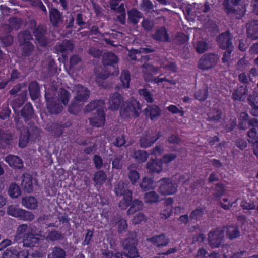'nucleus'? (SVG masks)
<instances>
[{"label": "nucleus", "mask_w": 258, "mask_h": 258, "mask_svg": "<svg viewBox=\"0 0 258 258\" xmlns=\"http://www.w3.org/2000/svg\"><path fill=\"white\" fill-rule=\"evenodd\" d=\"M22 201L23 205L28 209H35L37 207V201L33 196L24 198Z\"/></svg>", "instance_id": "nucleus-36"}, {"label": "nucleus", "mask_w": 258, "mask_h": 258, "mask_svg": "<svg viewBox=\"0 0 258 258\" xmlns=\"http://www.w3.org/2000/svg\"><path fill=\"white\" fill-rule=\"evenodd\" d=\"M20 43H25L30 42L33 39L31 33L27 30L23 31L20 32L18 35Z\"/></svg>", "instance_id": "nucleus-47"}, {"label": "nucleus", "mask_w": 258, "mask_h": 258, "mask_svg": "<svg viewBox=\"0 0 258 258\" xmlns=\"http://www.w3.org/2000/svg\"><path fill=\"white\" fill-rule=\"evenodd\" d=\"M219 60L218 55L214 53H208L203 55L200 59L198 67L202 71L214 68Z\"/></svg>", "instance_id": "nucleus-9"}, {"label": "nucleus", "mask_w": 258, "mask_h": 258, "mask_svg": "<svg viewBox=\"0 0 258 258\" xmlns=\"http://www.w3.org/2000/svg\"><path fill=\"white\" fill-rule=\"evenodd\" d=\"M7 213L9 215L25 221H31L34 218V215L32 212L22 209L17 208L13 206L8 207Z\"/></svg>", "instance_id": "nucleus-10"}, {"label": "nucleus", "mask_w": 258, "mask_h": 258, "mask_svg": "<svg viewBox=\"0 0 258 258\" xmlns=\"http://www.w3.org/2000/svg\"><path fill=\"white\" fill-rule=\"evenodd\" d=\"M27 92L26 90L22 91L18 94L16 98L12 101L11 106L15 112L16 109L21 107L25 101L27 100Z\"/></svg>", "instance_id": "nucleus-24"}, {"label": "nucleus", "mask_w": 258, "mask_h": 258, "mask_svg": "<svg viewBox=\"0 0 258 258\" xmlns=\"http://www.w3.org/2000/svg\"><path fill=\"white\" fill-rule=\"evenodd\" d=\"M26 86L27 85L25 83L18 84L13 87V88L10 90L9 93L11 95H14L20 91L22 88H26Z\"/></svg>", "instance_id": "nucleus-64"}, {"label": "nucleus", "mask_w": 258, "mask_h": 258, "mask_svg": "<svg viewBox=\"0 0 258 258\" xmlns=\"http://www.w3.org/2000/svg\"><path fill=\"white\" fill-rule=\"evenodd\" d=\"M160 132L148 131L142 134L139 139L140 146L142 148L151 147L161 137Z\"/></svg>", "instance_id": "nucleus-11"}, {"label": "nucleus", "mask_w": 258, "mask_h": 258, "mask_svg": "<svg viewBox=\"0 0 258 258\" xmlns=\"http://www.w3.org/2000/svg\"><path fill=\"white\" fill-rule=\"evenodd\" d=\"M203 214V210L201 208H198L193 210L190 214V221H199Z\"/></svg>", "instance_id": "nucleus-55"}, {"label": "nucleus", "mask_w": 258, "mask_h": 258, "mask_svg": "<svg viewBox=\"0 0 258 258\" xmlns=\"http://www.w3.org/2000/svg\"><path fill=\"white\" fill-rule=\"evenodd\" d=\"M204 27L208 31L215 32L218 30V27L215 22L211 20H209L207 21L204 24Z\"/></svg>", "instance_id": "nucleus-60"}, {"label": "nucleus", "mask_w": 258, "mask_h": 258, "mask_svg": "<svg viewBox=\"0 0 258 258\" xmlns=\"http://www.w3.org/2000/svg\"><path fill=\"white\" fill-rule=\"evenodd\" d=\"M120 80L121 82V86L123 88L126 89L130 87L131 81V75L128 70H123L120 76Z\"/></svg>", "instance_id": "nucleus-38"}, {"label": "nucleus", "mask_w": 258, "mask_h": 258, "mask_svg": "<svg viewBox=\"0 0 258 258\" xmlns=\"http://www.w3.org/2000/svg\"><path fill=\"white\" fill-rule=\"evenodd\" d=\"M64 238L63 234L57 230H53L50 231L47 235V239L51 241L62 240Z\"/></svg>", "instance_id": "nucleus-48"}, {"label": "nucleus", "mask_w": 258, "mask_h": 258, "mask_svg": "<svg viewBox=\"0 0 258 258\" xmlns=\"http://www.w3.org/2000/svg\"><path fill=\"white\" fill-rule=\"evenodd\" d=\"M241 0H224L222 5L223 10L228 15L235 16L240 19L244 16L245 10L241 9L239 4Z\"/></svg>", "instance_id": "nucleus-6"}, {"label": "nucleus", "mask_w": 258, "mask_h": 258, "mask_svg": "<svg viewBox=\"0 0 258 258\" xmlns=\"http://www.w3.org/2000/svg\"><path fill=\"white\" fill-rule=\"evenodd\" d=\"M222 111L221 109L213 108L210 109L208 113V117L207 120L209 121L214 122H218L221 118Z\"/></svg>", "instance_id": "nucleus-33"}, {"label": "nucleus", "mask_w": 258, "mask_h": 258, "mask_svg": "<svg viewBox=\"0 0 258 258\" xmlns=\"http://www.w3.org/2000/svg\"><path fill=\"white\" fill-rule=\"evenodd\" d=\"M158 200L159 196L155 191L146 193L144 196V201L146 203H157Z\"/></svg>", "instance_id": "nucleus-51"}, {"label": "nucleus", "mask_w": 258, "mask_h": 258, "mask_svg": "<svg viewBox=\"0 0 258 258\" xmlns=\"http://www.w3.org/2000/svg\"><path fill=\"white\" fill-rule=\"evenodd\" d=\"M139 94L148 103H153L154 101L153 95L147 88L139 89L138 91Z\"/></svg>", "instance_id": "nucleus-41"}, {"label": "nucleus", "mask_w": 258, "mask_h": 258, "mask_svg": "<svg viewBox=\"0 0 258 258\" xmlns=\"http://www.w3.org/2000/svg\"><path fill=\"white\" fill-rule=\"evenodd\" d=\"M47 29L42 25L38 26L33 31V35L35 37V43L41 47H46L49 42L48 37L46 36Z\"/></svg>", "instance_id": "nucleus-12"}, {"label": "nucleus", "mask_w": 258, "mask_h": 258, "mask_svg": "<svg viewBox=\"0 0 258 258\" xmlns=\"http://www.w3.org/2000/svg\"><path fill=\"white\" fill-rule=\"evenodd\" d=\"M89 120L93 127H100L103 126L105 123V115L103 109H97L94 116L90 118Z\"/></svg>", "instance_id": "nucleus-13"}, {"label": "nucleus", "mask_w": 258, "mask_h": 258, "mask_svg": "<svg viewBox=\"0 0 258 258\" xmlns=\"http://www.w3.org/2000/svg\"><path fill=\"white\" fill-rule=\"evenodd\" d=\"M5 161L9 165L15 169H21L23 167V162L21 158L18 156L8 155L5 158Z\"/></svg>", "instance_id": "nucleus-23"}, {"label": "nucleus", "mask_w": 258, "mask_h": 258, "mask_svg": "<svg viewBox=\"0 0 258 258\" xmlns=\"http://www.w3.org/2000/svg\"><path fill=\"white\" fill-rule=\"evenodd\" d=\"M65 251L59 246H55L51 253L47 255V258H66Z\"/></svg>", "instance_id": "nucleus-42"}, {"label": "nucleus", "mask_w": 258, "mask_h": 258, "mask_svg": "<svg viewBox=\"0 0 258 258\" xmlns=\"http://www.w3.org/2000/svg\"><path fill=\"white\" fill-rule=\"evenodd\" d=\"M45 98L46 101V108L50 114H58L61 112L63 106L56 97L49 92H46Z\"/></svg>", "instance_id": "nucleus-8"}, {"label": "nucleus", "mask_w": 258, "mask_h": 258, "mask_svg": "<svg viewBox=\"0 0 258 258\" xmlns=\"http://www.w3.org/2000/svg\"><path fill=\"white\" fill-rule=\"evenodd\" d=\"M57 49L62 53L68 51L72 52L74 49V45L70 40H65L63 41L62 44L58 45Z\"/></svg>", "instance_id": "nucleus-44"}, {"label": "nucleus", "mask_w": 258, "mask_h": 258, "mask_svg": "<svg viewBox=\"0 0 258 258\" xmlns=\"http://www.w3.org/2000/svg\"><path fill=\"white\" fill-rule=\"evenodd\" d=\"M38 236V235L32 233V228H31L30 231L28 230L23 237L22 246L30 248L35 246L40 241Z\"/></svg>", "instance_id": "nucleus-14"}, {"label": "nucleus", "mask_w": 258, "mask_h": 258, "mask_svg": "<svg viewBox=\"0 0 258 258\" xmlns=\"http://www.w3.org/2000/svg\"><path fill=\"white\" fill-rule=\"evenodd\" d=\"M29 95L32 100L37 99L40 96V89L36 81L30 82L28 86Z\"/></svg>", "instance_id": "nucleus-29"}, {"label": "nucleus", "mask_w": 258, "mask_h": 258, "mask_svg": "<svg viewBox=\"0 0 258 258\" xmlns=\"http://www.w3.org/2000/svg\"><path fill=\"white\" fill-rule=\"evenodd\" d=\"M117 230L118 233H122L126 231L127 229V223L125 219L120 218L119 220L117 222Z\"/></svg>", "instance_id": "nucleus-57"}, {"label": "nucleus", "mask_w": 258, "mask_h": 258, "mask_svg": "<svg viewBox=\"0 0 258 258\" xmlns=\"http://www.w3.org/2000/svg\"><path fill=\"white\" fill-rule=\"evenodd\" d=\"M107 175L103 170H100L95 172L93 177V181L96 185H102L106 181Z\"/></svg>", "instance_id": "nucleus-34"}, {"label": "nucleus", "mask_w": 258, "mask_h": 258, "mask_svg": "<svg viewBox=\"0 0 258 258\" xmlns=\"http://www.w3.org/2000/svg\"><path fill=\"white\" fill-rule=\"evenodd\" d=\"M66 127L67 125L62 122H55L51 125V131L55 136L59 137L63 134Z\"/></svg>", "instance_id": "nucleus-35"}, {"label": "nucleus", "mask_w": 258, "mask_h": 258, "mask_svg": "<svg viewBox=\"0 0 258 258\" xmlns=\"http://www.w3.org/2000/svg\"><path fill=\"white\" fill-rule=\"evenodd\" d=\"M118 58L117 56L111 52L104 53L102 56V62L105 66L114 67L117 64Z\"/></svg>", "instance_id": "nucleus-27"}, {"label": "nucleus", "mask_w": 258, "mask_h": 258, "mask_svg": "<svg viewBox=\"0 0 258 258\" xmlns=\"http://www.w3.org/2000/svg\"><path fill=\"white\" fill-rule=\"evenodd\" d=\"M233 37V35L229 30H227L219 34L216 38L218 47L220 49L225 50L223 53L222 61L228 66H229V60L234 49V46L232 42Z\"/></svg>", "instance_id": "nucleus-2"}, {"label": "nucleus", "mask_w": 258, "mask_h": 258, "mask_svg": "<svg viewBox=\"0 0 258 258\" xmlns=\"http://www.w3.org/2000/svg\"><path fill=\"white\" fill-rule=\"evenodd\" d=\"M125 255L128 258L139 257L137 249L138 241L135 231H128L127 237L122 243Z\"/></svg>", "instance_id": "nucleus-3"}, {"label": "nucleus", "mask_w": 258, "mask_h": 258, "mask_svg": "<svg viewBox=\"0 0 258 258\" xmlns=\"http://www.w3.org/2000/svg\"><path fill=\"white\" fill-rule=\"evenodd\" d=\"M248 89L247 85H240L235 89L232 94V98L235 101H243L244 96L247 94Z\"/></svg>", "instance_id": "nucleus-26"}, {"label": "nucleus", "mask_w": 258, "mask_h": 258, "mask_svg": "<svg viewBox=\"0 0 258 258\" xmlns=\"http://www.w3.org/2000/svg\"><path fill=\"white\" fill-rule=\"evenodd\" d=\"M226 226L219 227L210 231L208 234L209 244L212 248L220 247L224 239Z\"/></svg>", "instance_id": "nucleus-7"}, {"label": "nucleus", "mask_w": 258, "mask_h": 258, "mask_svg": "<svg viewBox=\"0 0 258 258\" xmlns=\"http://www.w3.org/2000/svg\"><path fill=\"white\" fill-rule=\"evenodd\" d=\"M128 184L122 181L117 182L114 185L115 194L118 196H123V200L119 203V207L125 209L129 207L132 202V191L127 188Z\"/></svg>", "instance_id": "nucleus-5"}, {"label": "nucleus", "mask_w": 258, "mask_h": 258, "mask_svg": "<svg viewBox=\"0 0 258 258\" xmlns=\"http://www.w3.org/2000/svg\"><path fill=\"white\" fill-rule=\"evenodd\" d=\"M123 102V97L118 93H114L110 96L109 100V108L113 111L117 110Z\"/></svg>", "instance_id": "nucleus-16"}, {"label": "nucleus", "mask_w": 258, "mask_h": 258, "mask_svg": "<svg viewBox=\"0 0 258 258\" xmlns=\"http://www.w3.org/2000/svg\"><path fill=\"white\" fill-rule=\"evenodd\" d=\"M123 156L119 155L115 157L112 162V168L116 169H120L122 167V160Z\"/></svg>", "instance_id": "nucleus-62"}, {"label": "nucleus", "mask_w": 258, "mask_h": 258, "mask_svg": "<svg viewBox=\"0 0 258 258\" xmlns=\"http://www.w3.org/2000/svg\"><path fill=\"white\" fill-rule=\"evenodd\" d=\"M248 103L251 107L250 114L258 117V94L253 93L248 96L247 98Z\"/></svg>", "instance_id": "nucleus-22"}, {"label": "nucleus", "mask_w": 258, "mask_h": 258, "mask_svg": "<svg viewBox=\"0 0 258 258\" xmlns=\"http://www.w3.org/2000/svg\"><path fill=\"white\" fill-rule=\"evenodd\" d=\"M148 157L149 154L144 150H138L134 152V158L139 163L145 162Z\"/></svg>", "instance_id": "nucleus-49"}, {"label": "nucleus", "mask_w": 258, "mask_h": 258, "mask_svg": "<svg viewBox=\"0 0 258 258\" xmlns=\"http://www.w3.org/2000/svg\"><path fill=\"white\" fill-rule=\"evenodd\" d=\"M247 37L251 40L258 39V20H251L246 25Z\"/></svg>", "instance_id": "nucleus-17"}, {"label": "nucleus", "mask_w": 258, "mask_h": 258, "mask_svg": "<svg viewBox=\"0 0 258 258\" xmlns=\"http://www.w3.org/2000/svg\"><path fill=\"white\" fill-rule=\"evenodd\" d=\"M175 40L176 43L180 45L187 42L188 40V37L184 33L179 32L176 34Z\"/></svg>", "instance_id": "nucleus-58"}, {"label": "nucleus", "mask_w": 258, "mask_h": 258, "mask_svg": "<svg viewBox=\"0 0 258 258\" xmlns=\"http://www.w3.org/2000/svg\"><path fill=\"white\" fill-rule=\"evenodd\" d=\"M128 19L134 25L138 23V19L141 18V13L136 9H132L128 11Z\"/></svg>", "instance_id": "nucleus-40"}, {"label": "nucleus", "mask_w": 258, "mask_h": 258, "mask_svg": "<svg viewBox=\"0 0 258 258\" xmlns=\"http://www.w3.org/2000/svg\"><path fill=\"white\" fill-rule=\"evenodd\" d=\"M147 242L151 243V246L159 247L161 245V234L146 239Z\"/></svg>", "instance_id": "nucleus-52"}, {"label": "nucleus", "mask_w": 258, "mask_h": 258, "mask_svg": "<svg viewBox=\"0 0 258 258\" xmlns=\"http://www.w3.org/2000/svg\"><path fill=\"white\" fill-rule=\"evenodd\" d=\"M177 185L170 178H162V195H172L177 191Z\"/></svg>", "instance_id": "nucleus-18"}, {"label": "nucleus", "mask_w": 258, "mask_h": 258, "mask_svg": "<svg viewBox=\"0 0 258 258\" xmlns=\"http://www.w3.org/2000/svg\"><path fill=\"white\" fill-rule=\"evenodd\" d=\"M22 191L20 187L16 183H12L8 190L9 196L12 198H17L21 195Z\"/></svg>", "instance_id": "nucleus-45"}, {"label": "nucleus", "mask_w": 258, "mask_h": 258, "mask_svg": "<svg viewBox=\"0 0 258 258\" xmlns=\"http://www.w3.org/2000/svg\"><path fill=\"white\" fill-rule=\"evenodd\" d=\"M154 179L152 177H144L140 184V188L144 191L150 190L153 188Z\"/></svg>", "instance_id": "nucleus-39"}, {"label": "nucleus", "mask_w": 258, "mask_h": 258, "mask_svg": "<svg viewBox=\"0 0 258 258\" xmlns=\"http://www.w3.org/2000/svg\"><path fill=\"white\" fill-rule=\"evenodd\" d=\"M226 229L227 230L226 237L230 240L236 239L240 236V232L237 226L230 225L226 226Z\"/></svg>", "instance_id": "nucleus-31"}, {"label": "nucleus", "mask_w": 258, "mask_h": 258, "mask_svg": "<svg viewBox=\"0 0 258 258\" xmlns=\"http://www.w3.org/2000/svg\"><path fill=\"white\" fill-rule=\"evenodd\" d=\"M78 102L74 100L71 102V104L69 106L68 108V112L72 114L77 115L80 111V106Z\"/></svg>", "instance_id": "nucleus-54"}, {"label": "nucleus", "mask_w": 258, "mask_h": 258, "mask_svg": "<svg viewBox=\"0 0 258 258\" xmlns=\"http://www.w3.org/2000/svg\"><path fill=\"white\" fill-rule=\"evenodd\" d=\"M34 113V111L31 103H27L20 111L21 116L26 122L33 118Z\"/></svg>", "instance_id": "nucleus-21"}, {"label": "nucleus", "mask_w": 258, "mask_h": 258, "mask_svg": "<svg viewBox=\"0 0 258 258\" xmlns=\"http://www.w3.org/2000/svg\"><path fill=\"white\" fill-rule=\"evenodd\" d=\"M49 18L52 25L57 27L62 21V14L57 9L52 8L49 10Z\"/></svg>", "instance_id": "nucleus-28"}, {"label": "nucleus", "mask_w": 258, "mask_h": 258, "mask_svg": "<svg viewBox=\"0 0 258 258\" xmlns=\"http://www.w3.org/2000/svg\"><path fill=\"white\" fill-rule=\"evenodd\" d=\"M14 121L16 123L17 130L20 131L18 143L20 148H24L26 147L30 140L35 141L39 139L40 137V130L35 126L33 122H29L28 126L26 127L23 125L22 122H20L19 117H15Z\"/></svg>", "instance_id": "nucleus-1"}, {"label": "nucleus", "mask_w": 258, "mask_h": 258, "mask_svg": "<svg viewBox=\"0 0 258 258\" xmlns=\"http://www.w3.org/2000/svg\"><path fill=\"white\" fill-rule=\"evenodd\" d=\"M146 167L151 173H159L161 171V159L152 158L146 163Z\"/></svg>", "instance_id": "nucleus-20"}, {"label": "nucleus", "mask_w": 258, "mask_h": 258, "mask_svg": "<svg viewBox=\"0 0 258 258\" xmlns=\"http://www.w3.org/2000/svg\"><path fill=\"white\" fill-rule=\"evenodd\" d=\"M173 202V200L172 198H169L166 199H165V206L167 207V213H166V212H165L164 213H163L162 215H164L165 218L168 217L172 212V204ZM166 210H164V211H166Z\"/></svg>", "instance_id": "nucleus-61"}, {"label": "nucleus", "mask_w": 258, "mask_h": 258, "mask_svg": "<svg viewBox=\"0 0 258 258\" xmlns=\"http://www.w3.org/2000/svg\"><path fill=\"white\" fill-rule=\"evenodd\" d=\"M17 246L7 248L3 254V258H16Z\"/></svg>", "instance_id": "nucleus-59"}, {"label": "nucleus", "mask_w": 258, "mask_h": 258, "mask_svg": "<svg viewBox=\"0 0 258 258\" xmlns=\"http://www.w3.org/2000/svg\"><path fill=\"white\" fill-rule=\"evenodd\" d=\"M130 167L128 168L130 170L128 173V177L131 183L133 185H135L140 178V174L136 170L130 169Z\"/></svg>", "instance_id": "nucleus-53"}, {"label": "nucleus", "mask_w": 258, "mask_h": 258, "mask_svg": "<svg viewBox=\"0 0 258 258\" xmlns=\"http://www.w3.org/2000/svg\"><path fill=\"white\" fill-rule=\"evenodd\" d=\"M21 48L22 55L25 57H29L31 55L34 50V46L31 42L25 43H20Z\"/></svg>", "instance_id": "nucleus-32"}, {"label": "nucleus", "mask_w": 258, "mask_h": 258, "mask_svg": "<svg viewBox=\"0 0 258 258\" xmlns=\"http://www.w3.org/2000/svg\"><path fill=\"white\" fill-rule=\"evenodd\" d=\"M195 48L198 53H203L209 48L208 44L204 41H197L194 45Z\"/></svg>", "instance_id": "nucleus-50"}, {"label": "nucleus", "mask_w": 258, "mask_h": 258, "mask_svg": "<svg viewBox=\"0 0 258 258\" xmlns=\"http://www.w3.org/2000/svg\"><path fill=\"white\" fill-rule=\"evenodd\" d=\"M161 110L158 106L155 105H148L144 109V114L147 118H150L152 120H154L158 116Z\"/></svg>", "instance_id": "nucleus-25"}, {"label": "nucleus", "mask_w": 258, "mask_h": 258, "mask_svg": "<svg viewBox=\"0 0 258 258\" xmlns=\"http://www.w3.org/2000/svg\"><path fill=\"white\" fill-rule=\"evenodd\" d=\"M105 258H123V255L122 253L117 252L114 253L112 251L105 250L102 253Z\"/></svg>", "instance_id": "nucleus-63"}, {"label": "nucleus", "mask_w": 258, "mask_h": 258, "mask_svg": "<svg viewBox=\"0 0 258 258\" xmlns=\"http://www.w3.org/2000/svg\"><path fill=\"white\" fill-rule=\"evenodd\" d=\"M208 96V88H204L203 89L199 90L195 94V96L196 99L201 101H203L207 98Z\"/></svg>", "instance_id": "nucleus-56"}, {"label": "nucleus", "mask_w": 258, "mask_h": 258, "mask_svg": "<svg viewBox=\"0 0 258 258\" xmlns=\"http://www.w3.org/2000/svg\"><path fill=\"white\" fill-rule=\"evenodd\" d=\"M12 136L11 134L6 133L0 131V146L6 147L11 144Z\"/></svg>", "instance_id": "nucleus-46"}, {"label": "nucleus", "mask_w": 258, "mask_h": 258, "mask_svg": "<svg viewBox=\"0 0 258 258\" xmlns=\"http://www.w3.org/2000/svg\"><path fill=\"white\" fill-rule=\"evenodd\" d=\"M70 96V93L68 91L64 88H60L58 92V97L57 98L59 99V101L61 103L67 105L69 102Z\"/></svg>", "instance_id": "nucleus-43"}, {"label": "nucleus", "mask_w": 258, "mask_h": 258, "mask_svg": "<svg viewBox=\"0 0 258 258\" xmlns=\"http://www.w3.org/2000/svg\"><path fill=\"white\" fill-rule=\"evenodd\" d=\"M90 92L88 89L82 85L76 86V95L73 100L75 101L83 103L86 102L90 96Z\"/></svg>", "instance_id": "nucleus-15"}, {"label": "nucleus", "mask_w": 258, "mask_h": 258, "mask_svg": "<svg viewBox=\"0 0 258 258\" xmlns=\"http://www.w3.org/2000/svg\"><path fill=\"white\" fill-rule=\"evenodd\" d=\"M141 106L139 101L133 100L126 101L122 104L120 110L121 117L126 120L132 116L134 118H137L141 113Z\"/></svg>", "instance_id": "nucleus-4"}, {"label": "nucleus", "mask_w": 258, "mask_h": 258, "mask_svg": "<svg viewBox=\"0 0 258 258\" xmlns=\"http://www.w3.org/2000/svg\"><path fill=\"white\" fill-rule=\"evenodd\" d=\"M130 208L128 209L127 213V214H133L135 212L141 210L143 208V204L141 201L135 199L134 201L132 200L131 204L129 205Z\"/></svg>", "instance_id": "nucleus-37"}, {"label": "nucleus", "mask_w": 258, "mask_h": 258, "mask_svg": "<svg viewBox=\"0 0 258 258\" xmlns=\"http://www.w3.org/2000/svg\"><path fill=\"white\" fill-rule=\"evenodd\" d=\"M198 5L196 3L187 5L185 10L184 14L186 15V19L190 21H193L197 16V11L198 10Z\"/></svg>", "instance_id": "nucleus-30"}, {"label": "nucleus", "mask_w": 258, "mask_h": 258, "mask_svg": "<svg viewBox=\"0 0 258 258\" xmlns=\"http://www.w3.org/2000/svg\"><path fill=\"white\" fill-rule=\"evenodd\" d=\"M21 187L24 191L31 193L33 191V177L29 173H24L22 177Z\"/></svg>", "instance_id": "nucleus-19"}]
</instances>
